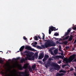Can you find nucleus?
I'll list each match as a JSON object with an SVG mask.
<instances>
[{"label":"nucleus","instance_id":"nucleus-1","mask_svg":"<svg viewBox=\"0 0 76 76\" xmlns=\"http://www.w3.org/2000/svg\"><path fill=\"white\" fill-rule=\"evenodd\" d=\"M18 69L20 70H22L23 69H25V72H18L20 75H18V76H29V74L28 73V69L30 72H32V69L31 68V66L29 65V64L26 63L24 64L23 67L20 65V66L18 67Z\"/></svg>","mask_w":76,"mask_h":76},{"label":"nucleus","instance_id":"nucleus-2","mask_svg":"<svg viewBox=\"0 0 76 76\" xmlns=\"http://www.w3.org/2000/svg\"><path fill=\"white\" fill-rule=\"evenodd\" d=\"M56 45L55 44V42H54L53 41H51L50 40H48L45 44V45H41V47L43 48H48V47H50L55 46Z\"/></svg>","mask_w":76,"mask_h":76},{"label":"nucleus","instance_id":"nucleus-3","mask_svg":"<svg viewBox=\"0 0 76 76\" xmlns=\"http://www.w3.org/2000/svg\"><path fill=\"white\" fill-rule=\"evenodd\" d=\"M24 53H27L26 54V55L28 57V60H34L35 59V56H32L31 55L29 54L30 53V52L28 50H26L24 52Z\"/></svg>","mask_w":76,"mask_h":76},{"label":"nucleus","instance_id":"nucleus-4","mask_svg":"<svg viewBox=\"0 0 76 76\" xmlns=\"http://www.w3.org/2000/svg\"><path fill=\"white\" fill-rule=\"evenodd\" d=\"M49 34H51V31H57L58 30V28L56 29V27H54L53 26H51L50 27H49Z\"/></svg>","mask_w":76,"mask_h":76},{"label":"nucleus","instance_id":"nucleus-5","mask_svg":"<svg viewBox=\"0 0 76 76\" xmlns=\"http://www.w3.org/2000/svg\"><path fill=\"white\" fill-rule=\"evenodd\" d=\"M75 56L76 55L75 54L71 56L69 59L67 60L68 62V63H70V62H72V61L75 59Z\"/></svg>","mask_w":76,"mask_h":76},{"label":"nucleus","instance_id":"nucleus-6","mask_svg":"<svg viewBox=\"0 0 76 76\" xmlns=\"http://www.w3.org/2000/svg\"><path fill=\"white\" fill-rule=\"evenodd\" d=\"M25 49H26V50H29L30 51H35L34 49L32 48L30 46H26Z\"/></svg>","mask_w":76,"mask_h":76},{"label":"nucleus","instance_id":"nucleus-7","mask_svg":"<svg viewBox=\"0 0 76 76\" xmlns=\"http://www.w3.org/2000/svg\"><path fill=\"white\" fill-rule=\"evenodd\" d=\"M72 31V29H71V28H69L67 32L65 33L64 36L66 37V36L69 35V32H70V31Z\"/></svg>","mask_w":76,"mask_h":76},{"label":"nucleus","instance_id":"nucleus-8","mask_svg":"<svg viewBox=\"0 0 76 76\" xmlns=\"http://www.w3.org/2000/svg\"><path fill=\"white\" fill-rule=\"evenodd\" d=\"M52 66H53L54 67L55 69H56V67H57V66H58V65L55 63H53L51 64Z\"/></svg>","mask_w":76,"mask_h":76},{"label":"nucleus","instance_id":"nucleus-9","mask_svg":"<svg viewBox=\"0 0 76 76\" xmlns=\"http://www.w3.org/2000/svg\"><path fill=\"white\" fill-rule=\"evenodd\" d=\"M50 62L49 61L46 64H45V67L47 69V68L50 66Z\"/></svg>","mask_w":76,"mask_h":76},{"label":"nucleus","instance_id":"nucleus-10","mask_svg":"<svg viewBox=\"0 0 76 76\" xmlns=\"http://www.w3.org/2000/svg\"><path fill=\"white\" fill-rule=\"evenodd\" d=\"M25 48V46H23L21 48L19 49V50L20 51H22L24 49V48Z\"/></svg>","mask_w":76,"mask_h":76},{"label":"nucleus","instance_id":"nucleus-11","mask_svg":"<svg viewBox=\"0 0 76 76\" xmlns=\"http://www.w3.org/2000/svg\"><path fill=\"white\" fill-rule=\"evenodd\" d=\"M59 73H64L65 74L66 73V71L64 70H61L59 71Z\"/></svg>","mask_w":76,"mask_h":76},{"label":"nucleus","instance_id":"nucleus-12","mask_svg":"<svg viewBox=\"0 0 76 76\" xmlns=\"http://www.w3.org/2000/svg\"><path fill=\"white\" fill-rule=\"evenodd\" d=\"M5 76H13V75L12 74V76L10 75V74L7 73H5Z\"/></svg>","mask_w":76,"mask_h":76},{"label":"nucleus","instance_id":"nucleus-13","mask_svg":"<svg viewBox=\"0 0 76 76\" xmlns=\"http://www.w3.org/2000/svg\"><path fill=\"white\" fill-rule=\"evenodd\" d=\"M39 56L41 57H42L44 58V53H40V54Z\"/></svg>","mask_w":76,"mask_h":76},{"label":"nucleus","instance_id":"nucleus-14","mask_svg":"<svg viewBox=\"0 0 76 76\" xmlns=\"http://www.w3.org/2000/svg\"><path fill=\"white\" fill-rule=\"evenodd\" d=\"M37 48H38V49H39L40 50H41L42 49V47H41L38 45L37 46Z\"/></svg>","mask_w":76,"mask_h":76},{"label":"nucleus","instance_id":"nucleus-15","mask_svg":"<svg viewBox=\"0 0 76 76\" xmlns=\"http://www.w3.org/2000/svg\"><path fill=\"white\" fill-rule=\"evenodd\" d=\"M46 59L48 60V58H49V56L48 55H45V56L44 57Z\"/></svg>","mask_w":76,"mask_h":76},{"label":"nucleus","instance_id":"nucleus-16","mask_svg":"<svg viewBox=\"0 0 76 76\" xmlns=\"http://www.w3.org/2000/svg\"><path fill=\"white\" fill-rule=\"evenodd\" d=\"M36 67V64L33 65L32 66V69H35Z\"/></svg>","mask_w":76,"mask_h":76},{"label":"nucleus","instance_id":"nucleus-17","mask_svg":"<svg viewBox=\"0 0 76 76\" xmlns=\"http://www.w3.org/2000/svg\"><path fill=\"white\" fill-rule=\"evenodd\" d=\"M34 40H35L36 41H37V40H38V37H37V36H35L34 38Z\"/></svg>","mask_w":76,"mask_h":76},{"label":"nucleus","instance_id":"nucleus-18","mask_svg":"<svg viewBox=\"0 0 76 76\" xmlns=\"http://www.w3.org/2000/svg\"><path fill=\"white\" fill-rule=\"evenodd\" d=\"M4 62L3 60L0 59V64H3Z\"/></svg>","mask_w":76,"mask_h":76},{"label":"nucleus","instance_id":"nucleus-19","mask_svg":"<svg viewBox=\"0 0 76 76\" xmlns=\"http://www.w3.org/2000/svg\"><path fill=\"white\" fill-rule=\"evenodd\" d=\"M63 43L65 44V45H66V44H67V43H68V42L67 41H64V42H63Z\"/></svg>","mask_w":76,"mask_h":76},{"label":"nucleus","instance_id":"nucleus-20","mask_svg":"<svg viewBox=\"0 0 76 76\" xmlns=\"http://www.w3.org/2000/svg\"><path fill=\"white\" fill-rule=\"evenodd\" d=\"M54 52L55 54H58V52L57 51V50H54Z\"/></svg>","mask_w":76,"mask_h":76},{"label":"nucleus","instance_id":"nucleus-21","mask_svg":"<svg viewBox=\"0 0 76 76\" xmlns=\"http://www.w3.org/2000/svg\"><path fill=\"white\" fill-rule=\"evenodd\" d=\"M35 57H36V58H38V53L36 52L35 53Z\"/></svg>","mask_w":76,"mask_h":76},{"label":"nucleus","instance_id":"nucleus-22","mask_svg":"<svg viewBox=\"0 0 76 76\" xmlns=\"http://www.w3.org/2000/svg\"><path fill=\"white\" fill-rule=\"evenodd\" d=\"M69 36H68L66 37H65V38L64 39L65 40V39H69Z\"/></svg>","mask_w":76,"mask_h":76},{"label":"nucleus","instance_id":"nucleus-23","mask_svg":"<svg viewBox=\"0 0 76 76\" xmlns=\"http://www.w3.org/2000/svg\"><path fill=\"white\" fill-rule=\"evenodd\" d=\"M25 60L24 58H23L20 60V62L21 63H23V61H25Z\"/></svg>","mask_w":76,"mask_h":76},{"label":"nucleus","instance_id":"nucleus-24","mask_svg":"<svg viewBox=\"0 0 76 76\" xmlns=\"http://www.w3.org/2000/svg\"><path fill=\"white\" fill-rule=\"evenodd\" d=\"M46 60H47V59L44 57V58L43 59V62H45V61H46Z\"/></svg>","mask_w":76,"mask_h":76},{"label":"nucleus","instance_id":"nucleus-25","mask_svg":"<svg viewBox=\"0 0 76 76\" xmlns=\"http://www.w3.org/2000/svg\"><path fill=\"white\" fill-rule=\"evenodd\" d=\"M72 39H73V38L69 37L68 40L69 41H72Z\"/></svg>","mask_w":76,"mask_h":76},{"label":"nucleus","instance_id":"nucleus-26","mask_svg":"<svg viewBox=\"0 0 76 76\" xmlns=\"http://www.w3.org/2000/svg\"><path fill=\"white\" fill-rule=\"evenodd\" d=\"M43 58L41 56H39V58L38 59L39 60H41V59H42V58Z\"/></svg>","mask_w":76,"mask_h":76},{"label":"nucleus","instance_id":"nucleus-27","mask_svg":"<svg viewBox=\"0 0 76 76\" xmlns=\"http://www.w3.org/2000/svg\"><path fill=\"white\" fill-rule=\"evenodd\" d=\"M42 34H43V39H45V34L43 33Z\"/></svg>","mask_w":76,"mask_h":76},{"label":"nucleus","instance_id":"nucleus-28","mask_svg":"<svg viewBox=\"0 0 76 76\" xmlns=\"http://www.w3.org/2000/svg\"><path fill=\"white\" fill-rule=\"evenodd\" d=\"M61 55H62V56H63V55H64V54H63V51L61 50Z\"/></svg>","mask_w":76,"mask_h":76},{"label":"nucleus","instance_id":"nucleus-29","mask_svg":"<svg viewBox=\"0 0 76 76\" xmlns=\"http://www.w3.org/2000/svg\"><path fill=\"white\" fill-rule=\"evenodd\" d=\"M54 35L55 36H58V33H55L54 34Z\"/></svg>","mask_w":76,"mask_h":76},{"label":"nucleus","instance_id":"nucleus-30","mask_svg":"<svg viewBox=\"0 0 76 76\" xmlns=\"http://www.w3.org/2000/svg\"><path fill=\"white\" fill-rule=\"evenodd\" d=\"M59 50L60 51H62V50H61V46H60L59 48Z\"/></svg>","mask_w":76,"mask_h":76},{"label":"nucleus","instance_id":"nucleus-31","mask_svg":"<svg viewBox=\"0 0 76 76\" xmlns=\"http://www.w3.org/2000/svg\"><path fill=\"white\" fill-rule=\"evenodd\" d=\"M65 48L66 49H69V46H66Z\"/></svg>","mask_w":76,"mask_h":76},{"label":"nucleus","instance_id":"nucleus-32","mask_svg":"<svg viewBox=\"0 0 76 76\" xmlns=\"http://www.w3.org/2000/svg\"><path fill=\"white\" fill-rule=\"evenodd\" d=\"M1 74L2 75H4V72H1Z\"/></svg>","mask_w":76,"mask_h":76},{"label":"nucleus","instance_id":"nucleus-33","mask_svg":"<svg viewBox=\"0 0 76 76\" xmlns=\"http://www.w3.org/2000/svg\"><path fill=\"white\" fill-rule=\"evenodd\" d=\"M69 38H73V35H70V37Z\"/></svg>","mask_w":76,"mask_h":76},{"label":"nucleus","instance_id":"nucleus-34","mask_svg":"<svg viewBox=\"0 0 76 76\" xmlns=\"http://www.w3.org/2000/svg\"><path fill=\"white\" fill-rule=\"evenodd\" d=\"M65 66H66V65H65V64H64V65H62V68H64V67H65Z\"/></svg>","mask_w":76,"mask_h":76},{"label":"nucleus","instance_id":"nucleus-35","mask_svg":"<svg viewBox=\"0 0 76 76\" xmlns=\"http://www.w3.org/2000/svg\"><path fill=\"white\" fill-rule=\"evenodd\" d=\"M73 69L71 68L70 69V72H72V71H73Z\"/></svg>","mask_w":76,"mask_h":76},{"label":"nucleus","instance_id":"nucleus-36","mask_svg":"<svg viewBox=\"0 0 76 76\" xmlns=\"http://www.w3.org/2000/svg\"><path fill=\"white\" fill-rule=\"evenodd\" d=\"M23 39L25 40H26V38L25 37H23Z\"/></svg>","mask_w":76,"mask_h":76},{"label":"nucleus","instance_id":"nucleus-37","mask_svg":"<svg viewBox=\"0 0 76 76\" xmlns=\"http://www.w3.org/2000/svg\"><path fill=\"white\" fill-rule=\"evenodd\" d=\"M38 43H37V42H34V45H37Z\"/></svg>","mask_w":76,"mask_h":76},{"label":"nucleus","instance_id":"nucleus-38","mask_svg":"<svg viewBox=\"0 0 76 76\" xmlns=\"http://www.w3.org/2000/svg\"><path fill=\"white\" fill-rule=\"evenodd\" d=\"M61 61H59L58 62V63L59 64H61Z\"/></svg>","mask_w":76,"mask_h":76},{"label":"nucleus","instance_id":"nucleus-39","mask_svg":"<svg viewBox=\"0 0 76 76\" xmlns=\"http://www.w3.org/2000/svg\"><path fill=\"white\" fill-rule=\"evenodd\" d=\"M39 63H41V64H42V61H39Z\"/></svg>","mask_w":76,"mask_h":76},{"label":"nucleus","instance_id":"nucleus-40","mask_svg":"<svg viewBox=\"0 0 76 76\" xmlns=\"http://www.w3.org/2000/svg\"><path fill=\"white\" fill-rule=\"evenodd\" d=\"M38 38H39V39H41V37H40V36H38Z\"/></svg>","mask_w":76,"mask_h":76},{"label":"nucleus","instance_id":"nucleus-41","mask_svg":"<svg viewBox=\"0 0 76 76\" xmlns=\"http://www.w3.org/2000/svg\"><path fill=\"white\" fill-rule=\"evenodd\" d=\"M62 40V39L60 38V39H58L59 41H61Z\"/></svg>","mask_w":76,"mask_h":76},{"label":"nucleus","instance_id":"nucleus-42","mask_svg":"<svg viewBox=\"0 0 76 76\" xmlns=\"http://www.w3.org/2000/svg\"><path fill=\"white\" fill-rule=\"evenodd\" d=\"M56 44H59V42H58V41H57L56 42Z\"/></svg>","mask_w":76,"mask_h":76},{"label":"nucleus","instance_id":"nucleus-43","mask_svg":"<svg viewBox=\"0 0 76 76\" xmlns=\"http://www.w3.org/2000/svg\"><path fill=\"white\" fill-rule=\"evenodd\" d=\"M28 58H25V60H26V61H27V60H28Z\"/></svg>","mask_w":76,"mask_h":76},{"label":"nucleus","instance_id":"nucleus-44","mask_svg":"<svg viewBox=\"0 0 76 76\" xmlns=\"http://www.w3.org/2000/svg\"><path fill=\"white\" fill-rule=\"evenodd\" d=\"M12 60H16V59L15 58H13L12 59Z\"/></svg>","mask_w":76,"mask_h":76},{"label":"nucleus","instance_id":"nucleus-45","mask_svg":"<svg viewBox=\"0 0 76 76\" xmlns=\"http://www.w3.org/2000/svg\"><path fill=\"white\" fill-rule=\"evenodd\" d=\"M53 70V68H50V71H51V70Z\"/></svg>","mask_w":76,"mask_h":76},{"label":"nucleus","instance_id":"nucleus-46","mask_svg":"<svg viewBox=\"0 0 76 76\" xmlns=\"http://www.w3.org/2000/svg\"><path fill=\"white\" fill-rule=\"evenodd\" d=\"M17 60H19L20 59V58L18 57L17 58Z\"/></svg>","mask_w":76,"mask_h":76},{"label":"nucleus","instance_id":"nucleus-47","mask_svg":"<svg viewBox=\"0 0 76 76\" xmlns=\"http://www.w3.org/2000/svg\"><path fill=\"white\" fill-rule=\"evenodd\" d=\"M74 76H76V73H74Z\"/></svg>","mask_w":76,"mask_h":76},{"label":"nucleus","instance_id":"nucleus-48","mask_svg":"<svg viewBox=\"0 0 76 76\" xmlns=\"http://www.w3.org/2000/svg\"><path fill=\"white\" fill-rule=\"evenodd\" d=\"M74 61L76 62V58L74 60Z\"/></svg>","mask_w":76,"mask_h":76},{"label":"nucleus","instance_id":"nucleus-49","mask_svg":"<svg viewBox=\"0 0 76 76\" xmlns=\"http://www.w3.org/2000/svg\"><path fill=\"white\" fill-rule=\"evenodd\" d=\"M75 42H76V39L75 40L74 42V43H75Z\"/></svg>","mask_w":76,"mask_h":76},{"label":"nucleus","instance_id":"nucleus-50","mask_svg":"<svg viewBox=\"0 0 76 76\" xmlns=\"http://www.w3.org/2000/svg\"><path fill=\"white\" fill-rule=\"evenodd\" d=\"M55 39H56V40H57L58 39V38H55Z\"/></svg>","mask_w":76,"mask_h":76},{"label":"nucleus","instance_id":"nucleus-51","mask_svg":"<svg viewBox=\"0 0 76 76\" xmlns=\"http://www.w3.org/2000/svg\"><path fill=\"white\" fill-rule=\"evenodd\" d=\"M14 72H16V70H15V69H14Z\"/></svg>","mask_w":76,"mask_h":76},{"label":"nucleus","instance_id":"nucleus-52","mask_svg":"<svg viewBox=\"0 0 76 76\" xmlns=\"http://www.w3.org/2000/svg\"><path fill=\"white\" fill-rule=\"evenodd\" d=\"M51 54H53V52H52V51H51Z\"/></svg>","mask_w":76,"mask_h":76},{"label":"nucleus","instance_id":"nucleus-53","mask_svg":"<svg viewBox=\"0 0 76 76\" xmlns=\"http://www.w3.org/2000/svg\"><path fill=\"white\" fill-rule=\"evenodd\" d=\"M49 60H51V58H49Z\"/></svg>","mask_w":76,"mask_h":76},{"label":"nucleus","instance_id":"nucleus-54","mask_svg":"<svg viewBox=\"0 0 76 76\" xmlns=\"http://www.w3.org/2000/svg\"><path fill=\"white\" fill-rule=\"evenodd\" d=\"M10 60H11L10 59H9L8 60V61H10Z\"/></svg>","mask_w":76,"mask_h":76},{"label":"nucleus","instance_id":"nucleus-55","mask_svg":"<svg viewBox=\"0 0 76 76\" xmlns=\"http://www.w3.org/2000/svg\"><path fill=\"white\" fill-rule=\"evenodd\" d=\"M72 50H74V48H73Z\"/></svg>","mask_w":76,"mask_h":76},{"label":"nucleus","instance_id":"nucleus-56","mask_svg":"<svg viewBox=\"0 0 76 76\" xmlns=\"http://www.w3.org/2000/svg\"><path fill=\"white\" fill-rule=\"evenodd\" d=\"M11 73H12V71H11Z\"/></svg>","mask_w":76,"mask_h":76},{"label":"nucleus","instance_id":"nucleus-57","mask_svg":"<svg viewBox=\"0 0 76 76\" xmlns=\"http://www.w3.org/2000/svg\"><path fill=\"white\" fill-rule=\"evenodd\" d=\"M73 34V32H72L71 33V34Z\"/></svg>","mask_w":76,"mask_h":76},{"label":"nucleus","instance_id":"nucleus-58","mask_svg":"<svg viewBox=\"0 0 76 76\" xmlns=\"http://www.w3.org/2000/svg\"><path fill=\"white\" fill-rule=\"evenodd\" d=\"M17 52H19V51H18Z\"/></svg>","mask_w":76,"mask_h":76},{"label":"nucleus","instance_id":"nucleus-59","mask_svg":"<svg viewBox=\"0 0 76 76\" xmlns=\"http://www.w3.org/2000/svg\"><path fill=\"white\" fill-rule=\"evenodd\" d=\"M36 46V45H34V47H35Z\"/></svg>","mask_w":76,"mask_h":76},{"label":"nucleus","instance_id":"nucleus-60","mask_svg":"<svg viewBox=\"0 0 76 76\" xmlns=\"http://www.w3.org/2000/svg\"><path fill=\"white\" fill-rule=\"evenodd\" d=\"M13 73H15V72H13Z\"/></svg>","mask_w":76,"mask_h":76},{"label":"nucleus","instance_id":"nucleus-61","mask_svg":"<svg viewBox=\"0 0 76 76\" xmlns=\"http://www.w3.org/2000/svg\"><path fill=\"white\" fill-rule=\"evenodd\" d=\"M30 40H31V39H30Z\"/></svg>","mask_w":76,"mask_h":76},{"label":"nucleus","instance_id":"nucleus-62","mask_svg":"<svg viewBox=\"0 0 76 76\" xmlns=\"http://www.w3.org/2000/svg\"><path fill=\"white\" fill-rule=\"evenodd\" d=\"M59 44H60V43H59Z\"/></svg>","mask_w":76,"mask_h":76}]
</instances>
